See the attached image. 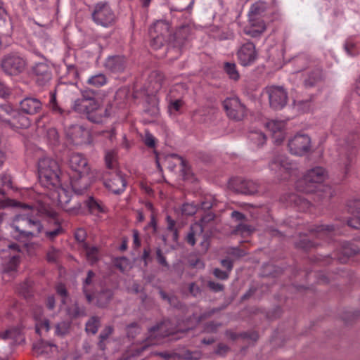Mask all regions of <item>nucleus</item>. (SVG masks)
Masks as SVG:
<instances>
[{
    "instance_id": "1",
    "label": "nucleus",
    "mask_w": 360,
    "mask_h": 360,
    "mask_svg": "<svg viewBox=\"0 0 360 360\" xmlns=\"http://www.w3.org/2000/svg\"><path fill=\"white\" fill-rule=\"evenodd\" d=\"M167 326L165 323H160L148 330L147 338L139 343H134L127 351V359L136 358V357H155L161 356L162 358H174V356L167 353H153L151 351L150 346L158 345L161 342V340L169 335L166 331Z\"/></svg>"
},
{
    "instance_id": "2",
    "label": "nucleus",
    "mask_w": 360,
    "mask_h": 360,
    "mask_svg": "<svg viewBox=\"0 0 360 360\" xmlns=\"http://www.w3.org/2000/svg\"><path fill=\"white\" fill-rule=\"evenodd\" d=\"M22 207L27 212L15 217L11 225V233L16 240L25 242L27 239L39 236L44 229L39 221L31 219L36 212L34 209L27 205H22Z\"/></svg>"
},
{
    "instance_id": "3",
    "label": "nucleus",
    "mask_w": 360,
    "mask_h": 360,
    "mask_svg": "<svg viewBox=\"0 0 360 360\" xmlns=\"http://www.w3.org/2000/svg\"><path fill=\"white\" fill-rule=\"evenodd\" d=\"M69 166L75 172L71 178V186L75 193L82 194L94 179L87 159L80 153H72L69 160Z\"/></svg>"
},
{
    "instance_id": "4",
    "label": "nucleus",
    "mask_w": 360,
    "mask_h": 360,
    "mask_svg": "<svg viewBox=\"0 0 360 360\" xmlns=\"http://www.w3.org/2000/svg\"><path fill=\"white\" fill-rule=\"evenodd\" d=\"M59 166L58 162L50 158H43L38 163L39 182L45 188L55 187L59 184Z\"/></svg>"
},
{
    "instance_id": "5",
    "label": "nucleus",
    "mask_w": 360,
    "mask_h": 360,
    "mask_svg": "<svg viewBox=\"0 0 360 360\" xmlns=\"http://www.w3.org/2000/svg\"><path fill=\"white\" fill-rule=\"evenodd\" d=\"M328 173L321 167H315L309 169L303 177L296 184L297 189L303 193L314 192L318 186L327 178Z\"/></svg>"
},
{
    "instance_id": "6",
    "label": "nucleus",
    "mask_w": 360,
    "mask_h": 360,
    "mask_svg": "<svg viewBox=\"0 0 360 360\" xmlns=\"http://www.w3.org/2000/svg\"><path fill=\"white\" fill-rule=\"evenodd\" d=\"M50 190L48 194L53 203L57 204L62 209L68 212L70 214H77L79 213L82 205L77 203L73 207H68V203L70 201L72 194L68 189L59 186V184L55 187L47 188Z\"/></svg>"
},
{
    "instance_id": "7",
    "label": "nucleus",
    "mask_w": 360,
    "mask_h": 360,
    "mask_svg": "<svg viewBox=\"0 0 360 360\" xmlns=\"http://www.w3.org/2000/svg\"><path fill=\"white\" fill-rule=\"evenodd\" d=\"M288 148L291 154L303 156L311 151V138L307 134H297L289 139Z\"/></svg>"
},
{
    "instance_id": "8",
    "label": "nucleus",
    "mask_w": 360,
    "mask_h": 360,
    "mask_svg": "<svg viewBox=\"0 0 360 360\" xmlns=\"http://www.w3.org/2000/svg\"><path fill=\"white\" fill-rule=\"evenodd\" d=\"M150 45L155 49H158L167 42L170 34L169 26L165 21L156 22L149 30Z\"/></svg>"
},
{
    "instance_id": "9",
    "label": "nucleus",
    "mask_w": 360,
    "mask_h": 360,
    "mask_svg": "<svg viewBox=\"0 0 360 360\" xmlns=\"http://www.w3.org/2000/svg\"><path fill=\"white\" fill-rule=\"evenodd\" d=\"M92 17L96 24L105 27L112 25L116 19L115 13L105 2H100L96 5Z\"/></svg>"
},
{
    "instance_id": "10",
    "label": "nucleus",
    "mask_w": 360,
    "mask_h": 360,
    "mask_svg": "<svg viewBox=\"0 0 360 360\" xmlns=\"http://www.w3.org/2000/svg\"><path fill=\"white\" fill-rule=\"evenodd\" d=\"M27 65L23 57L17 53L6 56L1 62L4 71L10 75H16L21 73Z\"/></svg>"
},
{
    "instance_id": "11",
    "label": "nucleus",
    "mask_w": 360,
    "mask_h": 360,
    "mask_svg": "<svg viewBox=\"0 0 360 360\" xmlns=\"http://www.w3.org/2000/svg\"><path fill=\"white\" fill-rule=\"evenodd\" d=\"M265 93L267 94L270 106L274 109L283 108L288 101L286 91L281 86H271L266 88Z\"/></svg>"
},
{
    "instance_id": "12",
    "label": "nucleus",
    "mask_w": 360,
    "mask_h": 360,
    "mask_svg": "<svg viewBox=\"0 0 360 360\" xmlns=\"http://www.w3.org/2000/svg\"><path fill=\"white\" fill-rule=\"evenodd\" d=\"M224 107L229 117L241 120L245 115V107L238 98H229L224 101Z\"/></svg>"
},
{
    "instance_id": "13",
    "label": "nucleus",
    "mask_w": 360,
    "mask_h": 360,
    "mask_svg": "<svg viewBox=\"0 0 360 360\" xmlns=\"http://www.w3.org/2000/svg\"><path fill=\"white\" fill-rule=\"evenodd\" d=\"M56 291L58 295L61 297L62 305L60 309H64L66 311L67 314L70 318H77L84 315V310L83 309H80L76 303L73 304L71 307H66L68 302L69 301V298L67 296L66 289L63 285H58L56 287Z\"/></svg>"
},
{
    "instance_id": "14",
    "label": "nucleus",
    "mask_w": 360,
    "mask_h": 360,
    "mask_svg": "<svg viewBox=\"0 0 360 360\" xmlns=\"http://www.w3.org/2000/svg\"><path fill=\"white\" fill-rule=\"evenodd\" d=\"M8 249L10 251L13 252L8 255V259H5L4 262V269L3 274L5 277L6 275L13 276L17 270L18 265L19 264V246L16 244L9 245Z\"/></svg>"
},
{
    "instance_id": "15",
    "label": "nucleus",
    "mask_w": 360,
    "mask_h": 360,
    "mask_svg": "<svg viewBox=\"0 0 360 360\" xmlns=\"http://www.w3.org/2000/svg\"><path fill=\"white\" fill-rule=\"evenodd\" d=\"M257 53L255 46L252 42L243 44L238 51V58L242 65L252 64L257 58Z\"/></svg>"
},
{
    "instance_id": "16",
    "label": "nucleus",
    "mask_w": 360,
    "mask_h": 360,
    "mask_svg": "<svg viewBox=\"0 0 360 360\" xmlns=\"http://www.w3.org/2000/svg\"><path fill=\"white\" fill-rule=\"evenodd\" d=\"M270 169L275 172H290L297 169V164L288 160L285 156H280L274 159L270 165Z\"/></svg>"
},
{
    "instance_id": "17",
    "label": "nucleus",
    "mask_w": 360,
    "mask_h": 360,
    "mask_svg": "<svg viewBox=\"0 0 360 360\" xmlns=\"http://www.w3.org/2000/svg\"><path fill=\"white\" fill-rule=\"evenodd\" d=\"M37 83L39 86L46 84L51 79V73L49 65L44 62L38 63L32 68Z\"/></svg>"
},
{
    "instance_id": "18",
    "label": "nucleus",
    "mask_w": 360,
    "mask_h": 360,
    "mask_svg": "<svg viewBox=\"0 0 360 360\" xmlns=\"http://www.w3.org/2000/svg\"><path fill=\"white\" fill-rule=\"evenodd\" d=\"M266 127L272 133L276 143L280 144L283 142L285 138V122L284 121L272 120L266 124Z\"/></svg>"
},
{
    "instance_id": "19",
    "label": "nucleus",
    "mask_w": 360,
    "mask_h": 360,
    "mask_svg": "<svg viewBox=\"0 0 360 360\" xmlns=\"http://www.w3.org/2000/svg\"><path fill=\"white\" fill-rule=\"evenodd\" d=\"M266 30V25L261 19L250 18V24L244 28V32L252 37H259Z\"/></svg>"
},
{
    "instance_id": "20",
    "label": "nucleus",
    "mask_w": 360,
    "mask_h": 360,
    "mask_svg": "<svg viewBox=\"0 0 360 360\" xmlns=\"http://www.w3.org/2000/svg\"><path fill=\"white\" fill-rule=\"evenodd\" d=\"M126 185V181L120 172H117L115 176L105 182V187L115 194H119L123 192Z\"/></svg>"
},
{
    "instance_id": "21",
    "label": "nucleus",
    "mask_w": 360,
    "mask_h": 360,
    "mask_svg": "<svg viewBox=\"0 0 360 360\" xmlns=\"http://www.w3.org/2000/svg\"><path fill=\"white\" fill-rule=\"evenodd\" d=\"M20 110L28 115H34L41 108V101L35 98H25L20 103Z\"/></svg>"
},
{
    "instance_id": "22",
    "label": "nucleus",
    "mask_w": 360,
    "mask_h": 360,
    "mask_svg": "<svg viewBox=\"0 0 360 360\" xmlns=\"http://www.w3.org/2000/svg\"><path fill=\"white\" fill-rule=\"evenodd\" d=\"M67 136L76 144L82 143L89 136V131L80 125H73L67 130Z\"/></svg>"
},
{
    "instance_id": "23",
    "label": "nucleus",
    "mask_w": 360,
    "mask_h": 360,
    "mask_svg": "<svg viewBox=\"0 0 360 360\" xmlns=\"http://www.w3.org/2000/svg\"><path fill=\"white\" fill-rule=\"evenodd\" d=\"M94 104L91 103L86 106V115L89 120L99 123L102 122L101 115L105 110L101 108L100 103L94 98H91Z\"/></svg>"
},
{
    "instance_id": "24",
    "label": "nucleus",
    "mask_w": 360,
    "mask_h": 360,
    "mask_svg": "<svg viewBox=\"0 0 360 360\" xmlns=\"http://www.w3.org/2000/svg\"><path fill=\"white\" fill-rule=\"evenodd\" d=\"M18 111L15 110L10 105H0V123L11 127V124L15 119Z\"/></svg>"
},
{
    "instance_id": "25",
    "label": "nucleus",
    "mask_w": 360,
    "mask_h": 360,
    "mask_svg": "<svg viewBox=\"0 0 360 360\" xmlns=\"http://www.w3.org/2000/svg\"><path fill=\"white\" fill-rule=\"evenodd\" d=\"M34 318L36 321V332L41 336L49 332L50 330V323L47 319L42 318L41 309L39 308L34 311Z\"/></svg>"
},
{
    "instance_id": "26",
    "label": "nucleus",
    "mask_w": 360,
    "mask_h": 360,
    "mask_svg": "<svg viewBox=\"0 0 360 360\" xmlns=\"http://www.w3.org/2000/svg\"><path fill=\"white\" fill-rule=\"evenodd\" d=\"M0 338L6 341L9 345H20L24 342L23 336L22 335L20 331L17 328H13L6 330L1 335Z\"/></svg>"
},
{
    "instance_id": "27",
    "label": "nucleus",
    "mask_w": 360,
    "mask_h": 360,
    "mask_svg": "<svg viewBox=\"0 0 360 360\" xmlns=\"http://www.w3.org/2000/svg\"><path fill=\"white\" fill-rule=\"evenodd\" d=\"M105 66L112 72H122L125 68V60L122 56H111L106 60Z\"/></svg>"
},
{
    "instance_id": "28",
    "label": "nucleus",
    "mask_w": 360,
    "mask_h": 360,
    "mask_svg": "<svg viewBox=\"0 0 360 360\" xmlns=\"http://www.w3.org/2000/svg\"><path fill=\"white\" fill-rule=\"evenodd\" d=\"M212 217L210 214L204 217L201 221L199 223H195L191 228V232L187 236V241L191 245H194L195 243V236L200 235L203 232L202 223L205 221L212 219Z\"/></svg>"
},
{
    "instance_id": "29",
    "label": "nucleus",
    "mask_w": 360,
    "mask_h": 360,
    "mask_svg": "<svg viewBox=\"0 0 360 360\" xmlns=\"http://www.w3.org/2000/svg\"><path fill=\"white\" fill-rule=\"evenodd\" d=\"M91 103L94 104L91 98L83 96L75 101L72 108L75 111L86 115V106Z\"/></svg>"
},
{
    "instance_id": "30",
    "label": "nucleus",
    "mask_w": 360,
    "mask_h": 360,
    "mask_svg": "<svg viewBox=\"0 0 360 360\" xmlns=\"http://www.w3.org/2000/svg\"><path fill=\"white\" fill-rule=\"evenodd\" d=\"M250 142L256 146H261L266 142V136L259 130L251 131L248 135Z\"/></svg>"
},
{
    "instance_id": "31",
    "label": "nucleus",
    "mask_w": 360,
    "mask_h": 360,
    "mask_svg": "<svg viewBox=\"0 0 360 360\" xmlns=\"http://www.w3.org/2000/svg\"><path fill=\"white\" fill-rule=\"evenodd\" d=\"M84 252L86 255L87 260L91 263L94 264L98 260V248L94 246H89V245L83 244Z\"/></svg>"
},
{
    "instance_id": "32",
    "label": "nucleus",
    "mask_w": 360,
    "mask_h": 360,
    "mask_svg": "<svg viewBox=\"0 0 360 360\" xmlns=\"http://www.w3.org/2000/svg\"><path fill=\"white\" fill-rule=\"evenodd\" d=\"M30 125L29 118L25 115H20L18 112L15 116V119L11 124V128H27Z\"/></svg>"
},
{
    "instance_id": "33",
    "label": "nucleus",
    "mask_w": 360,
    "mask_h": 360,
    "mask_svg": "<svg viewBox=\"0 0 360 360\" xmlns=\"http://www.w3.org/2000/svg\"><path fill=\"white\" fill-rule=\"evenodd\" d=\"M0 27H12L10 17L6 10L4 2L0 0Z\"/></svg>"
},
{
    "instance_id": "34",
    "label": "nucleus",
    "mask_w": 360,
    "mask_h": 360,
    "mask_svg": "<svg viewBox=\"0 0 360 360\" xmlns=\"http://www.w3.org/2000/svg\"><path fill=\"white\" fill-rule=\"evenodd\" d=\"M87 206L89 211L93 214H98L100 213H104L106 211L105 207L101 202H98L92 198L89 199Z\"/></svg>"
},
{
    "instance_id": "35",
    "label": "nucleus",
    "mask_w": 360,
    "mask_h": 360,
    "mask_svg": "<svg viewBox=\"0 0 360 360\" xmlns=\"http://www.w3.org/2000/svg\"><path fill=\"white\" fill-rule=\"evenodd\" d=\"M53 347H56V346L44 341H38L33 345L34 352L39 355L49 352Z\"/></svg>"
},
{
    "instance_id": "36",
    "label": "nucleus",
    "mask_w": 360,
    "mask_h": 360,
    "mask_svg": "<svg viewBox=\"0 0 360 360\" xmlns=\"http://www.w3.org/2000/svg\"><path fill=\"white\" fill-rule=\"evenodd\" d=\"M88 83L94 86L100 87L107 83V78L103 74H98L90 77L88 79Z\"/></svg>"
},
{
    "instance_id": "37",
    "label": "nucleus",
    "mask_w": 360,
    "mask_h": 360,
    "mask_svg": "<svg viewBox=\"0 0 360 360\" xmlns=\"http://www.w3.org/2000/svg\"><path fill=\"white\" fill-rule=\"evenodd\" d=\"M70 323L61 321L56 325L55 335L59 337H63L69 333Z\"/></svg>"
},
{
    "instance_id": "38",
    "label": "nucleus",
    "mask_w": 360,
    "mask_h": 360,
    "mask_svg": "<svg viewBox=\"0 0 360 360\" xmlns=\"http://www.w3.org/2000/svg\"><path fill=\"white\" fill-rule=\"evenodd\" d=\"M224 70L231 79L237 80L239 78V74L234 63H225Z\"/></svg>"
},
{
    "instance_id": "39",
    "label": "nucleus",
    "mask_w": 360,
    "mask_h": 360,
    "mask_svg": "<svg viewBox=\"0 0 360 360\" xmlns=\"http://www.w3.org/2000/svg\"><path fill=\"white\" fill-rule=\"evenodd\" d=\"M165 162L167 163L168 167L171 170L174 169V167L176 165H182L184 162L181 158L175 154H172L167 157L165 160Z\"/></svg>"
},
{
    "instance_id": "40",
    "label": "nucleus",
    "mask_w": 360,
    "mask_h": 360,
    "mask_svg": "<svg viewBox=\"0 0 360 360\" xmlns=\"http://www.w3.org/2000/svg\"><path fill=\"white\" fill-rule=\"evenodd\" d=\"M99 326V321L95 317H92L86 324V331L88 333L95 334Z\"/></svg>"
},
{
    "instance_id": "41",
    "label": "nucleus",
    "mask_w": 360,
    "mask_h": 360,
    "mask_svg": "<svg viewBox=\"0 0 360 360\" xmlns=\"http://www.w3.org/2000/svg\"><path fill=\"white\" fill-rule=\"evenodd\" d=\"M47 141L51 145H56L58 141V134L56 129L50 128L47 130L46 134Z\"/></svg>"
},
{
    "instance_id": "42",
    "label": "nucleus",
    "mask_w": 360,
    "mask_h": 360,
    "mask_svg": "<svg viewBox=\"0 0 360 360\" xmlns=\"http://www.w3.org/2000/svg\"><path fill=\"white\" fill-rule=\"evenodd\" d=\"M264 8V4L262 2H257L252 5L249 11L250 18H255V17L259 14Z\"/></svg>"
},
{
    "instance_id": "43",
    "label": "nucleus",
    "mask_w": 360,
    "mask_h": 360,
    "mask_svg": "<svg viewBox=\"0 0 360 360\" xmlns=\"http://www.w3.org/2000/svg\"><path fill=\"white\" fill-rule=\"evenodd\" d=\"M94 276V274L93 271H89L88 272L87 278H86L84 283V292L86 295V297L88 300V302H91L93 300L92 296L88 292V288L87 286L91 283V279L93 276Z\"/></svg>"
},
{
    "instance_id": "44",
    "label": "nucleus",
    "mask_w": 360,
    "mask_h": 360,
    "mask_svg": "<svg viewBox=\"0 0 360 360\" xmlns=\"http://www.w3.org/2000/svg\"><path fill=\"white\" fill-rule=\"evenodd\" d=\"M179 357L180 360H197L199 358L196 354H193L184 348L180 349Z\"/></svg>"
},
{
    "instance_id": "45",
    "label": "nucleus",
    "mask_w": 360,
    "mask_h": 360,
    "mask_svg": "<svg viewBox=\"0 0 360 360\" xmlns=\"http://www.w3.org/2000/svg\"><path fill=\"white\" fill-rule=\"evenodd\" d=\"M253 230L254 229L251 226L245 224H240L237 226L235 231L236 233L241 235H249L253 231Z\"/></svg>"
},
{
    "instance_id": "46",
    "label": "nucleus",
    "mask_w": 360,
    "mask_h": 360,
    "mask_svg": "<svg viewBox=\"0 0 360 360\" xmlns=\"http://www.w3.org/2000/svg\"><path fill=\"white\" fill-rule=\"evenodd\" d=\"M49 107L54 113H62V109L56 103V96L55 94H51L50 101L49 103Z\"/></svg>"
},
{
    "instance_id": "47",
    "label": "nucleus",
    "mask_w": 360,
    "mask_h": 360,
    "mask_svg": "<svg viewBox=\"0 0 360 360\" xmlns=\"http://www.w3.org/2000/svg\"><path fill=\"white\" fill-rule=\"evenodd\" d=\"M111 297V292L110 291H105L101 293L97 299V302L98 306L100 307H104L105 304L107 303V301Z\"/></svg>"
},
{
    "instance_id": "48",
    "label": "nucleus",
    "mask_w": 360,
    "mask_h": 360,
    "mask_svg": "<svg viewBox=\"0 0 360 360\" xmlns=\"http://www.w3.org/2000/svg\"><path fill=\"white\" fill-rule=\"evenodd\" d=\"M181 211L185 215H193L196 212L197 208L193 204L186 203L183 205Z\"/></svg>"
},
{
    "instance_id": "49",
    "label": "nucleus",
    "mask_w": 360,
    "mask_h": 360,
    "mask_svg": "<svg viewBox=\"0 0 360 360\" xmlns=\"http://www.w3.org/2000/svg\"><path fill=\"white\" fill-rule=\"evenodd\" d=\"M112 329L111 327H107L103 332L100 335L99 347L101 349H104V342L108 339L109 335L112 333Z\"/></svg>"
},
{
    "instance_id": "50",
    "label": "nucleus",
    "mask_w": 360,
    "mask_h": 360,
    "mask_svg": "<svg viewBox=\"0 0 360 360\" xmlns=\"http://www.w3.org/2000/svg\"><path fill=\"white\" fill-rule=\"evenodd\" d=\"M345 49L349 56H353L357 54L358 51L356 48V44L352 41H347L345 45Z\"/></svg>"
},
{
    "instance_id": "51",
    "label": "nucleus",
    "mask_w": 360,
    "mask_h": 360,
    "mask_svg": "<svg viewBox=\"0 0 360 360\" xmlns=\"http://www.w3.org/2000/svg\"><path fill=\"white\" fill-rule=\"evenodd\" d=\"M182 105V102L180 100H176L170 103L169 105V112L170 114H175L179 112Z\"/></svg>"
},
{
    "instance_id": "52",
    "label": "nucleus",
    "mask_w": 360,
    "mask_h": 360,
    "mask_svg": "<svg viewBox=\"0 0 360 360\" xmlns=\"http://www.w3.org/2000/svg\"><path fill=\"white\" fill-rule=\"evenodd\" d=\"M321 72H317L313 74V75L309 76L308 79H305L304 80V84L307 86H311L316 82H317L318 80L321 79Z\"/></svg>"
},
{
    "instance_id": "53",
    "label": "nucleus",
    "mask_w": 360,
    "mask_h": 360,
    "mask_svg": "<svg viewBox=\"0 0 360 360\" xmlns=\"http://www.w3.org/2000/svg\"><path fill=\"white\" fill-rule=\"evenodd\" d=\"M62 231V229L60 225L57 224L56 227L53 231H46L44 232L45 236L47 238L52 240L56 236L59 235Z\"/></svg>"
},
{
    "instance_id": "54",
    "label": "nucleus",
    "mask_w": 360,
    "mask_h": 360,
    "mask_svg": "<svg viewBox=\"0 0 360 360\" xmlns=\"http://www.w3.org/2000/svg\"><path fill=\"white\" fill-rule=\"evenodd\" d=\"M16 205H17V202L11 199L4 198L3 197L0 198V208H4L6 207L16 206Z\"/></svg>"
},
{
    "instance_id": "55",
    "label": "nucleus",
    "mask_w": 360,
    "mask_h": 360,
    "mask_svg": "<svg viewBox=\"0 0 360 360\" xmlns=\"http://www.w3.org/2000/svg\"><path fill=\"white\" fill-rule=\"evenodd\" d=\"M58 255L59 253L56 249L51 248L47 253L48 261L51 262H56L58 257Z\"/></svg>"
},
{
    "instance_id": "56",
    "label": "nucleus",
    "mask_w": 360,
    "mask_h": 360,
    "mask_svg": "<svg viewBox=\"0 0 360 360\" xmlns=\"http://www.w3.org/2000/svg\"><path fill=\"white\" fill-rule=\"evenodd\" d=\"M144 141L146 145L149 147H154L155 144V137L150 133H146L145 135Z\"/></svg>"
},
{
    "instance_id": "57",
    "label": "nucleus",
    "mask_w": 360,
    "mask_h": 360,
    "mask_svg": "<svg viewBox=\"0 0 360 360\" xmlns=\"http://www.w3.org/2000/svg\"><path fill=\"white\" fill-rule=\"evenodd\" d=\"M115 159V154L113 152H108L105 155V163L108 167H113V161Z\"/></svg>"
},
{
    "instance_id": "58",
    "label": "nucleus",
    "mask_w": 360,
    "mask_h": 360,
    "mask_svg": "<svg viewBox=\"0 0 360 360\" xmlns=\"http://www.w3.org/2000/svg\"><path fill=\"white\" fill-rule=\"evenodd\" d=\"M40 212L51 218H55L56 216V212L51 207H41Z\"/></svg>"
},
{
    "instance_id": "59",
    "label": "nucleus",
    "mask_w": 360,
    "mask_h": 360,
    "mask_svg": "<svg viewBox=\"0 0 360 360\" xmlns=\"http://www.w3.org/2000/svg\"><path fill=\"white\" fill-rule=\"evenodd\" d=\"M139 331L140 328L136 324H131L128 327L127 334L129 337L134 338V333H139Z\"/></svg>"
},
{
    "instance_id": "60",
    "label": "nucleus",
    "mask_w": 360,
    "mask_h": 360,
    "mask_svg": "<svg viewBox=\"0 0 360 360\" xmlns=\"http://www.w3.org/2000/svg\"><path fill=\"white\" fill-rule=\"evenodd\" d=\"M214 276L219 279H226L229 276V274L227 271L220 270L219 269H216L214 271Z\"/></svg>"
},
{
    "instance_id": "61",
    "label": "nucleus",
    "mask_w": 360,
    "mask_h": 360,
    "mask_svg": "<svg viewBox=\"0 0 360 360\" xmlns=\"http://www.w3.org/2000/svg\"><path fill=\"white\" fill-rule=\"evenodd\" d=\"M85 235L86 233L84 229H78L75 233V238L79 242H83L85 238Z\"/></svg>"
},
{
    "instance_id": "62",
    "label": "nucleus",
    "mask_w": 360,
    "mask_h": 360,
    "mask_svg": "<svg viewBox=\"0 0 360 360\" xmlns=\"http://www.w3.org/2000/svg\"><path fill=\"white\" fill-rule=\"evenodd\" d=\"M1 183L4 186H6L9 188H11V176L8 174L2 175L1 178Z\"/></svg>"
},
{
    "instance_id": "63",
    "label": "nucleus",
    "mask_w": 360,
    "mask_h": 360,
    "mask_svg": "<svg viewBox=\"0 0 360 360\" xmlns=\"http://www.w3.org/2000/svg\"><path fill=\"white\" fill-rule=\"evenodd\" d=\"M168 221V229L172 231V235L174 240L177 238V233L176 231L174 230V221L170 219L169 217H167Z\"/></svg>"
},
{
    "instance_id": "64",
    "label": "nucleus",
    "mask_w": 360,
    "mask_h": 360,
    "mask_svg": "<svg viewBox=\"0 0 360 360\" xmlns=\"http://www.w3.org/2000/svg\"><path fill=\"white\" fill-rule=\"evenodd\" d=\"M9 94V89L5 84L0 80V96L5 97Z\"/></svg>"
}]
</instances>
